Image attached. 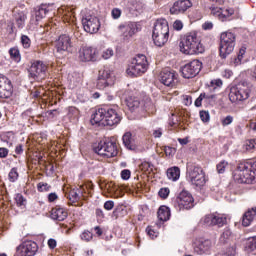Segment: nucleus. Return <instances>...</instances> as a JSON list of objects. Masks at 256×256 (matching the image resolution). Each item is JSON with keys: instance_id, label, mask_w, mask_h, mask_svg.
I'll return each instance as SVG.
<instances>
[{"instance_id": "5", "label": "nucleus", "mask_w": 256, "mask_h": 256, "mask_svg": "<svg viewBox=\"0 0 256 256\" xmlns=\"http://www.w3.org/2000/svg\"><path fill=\"white\" fill-rule=\"evenodd\" d=\"M235 50V34L233 32H223L220 36V57L225 59Z\"/></svg>"}, {"instance_id": "34", "label": "nucleus", "mask_w": 256, "mask_h": 256, "mask_svg": "<svg viewBox=\"0 0 256 256\" xmlns=\"http://www.w3.org/2000/svg\"><path fill=\"white\" fill-rule=\"evenodd\" d=\"M9 55L11 59H13V61H15L16 63H19V61H21V53L19 52V48H10Z\"/></svg>"}, {"instance_id": "22", "label": "nucleus", "mask_w": 256, "mask_h": 256, "mask_svg": "<svg viewBox=\"0 0 256 256\" xmlns=\"http://www.w3.org/2000/svg\"><path fill=\"white\" fill-rule=\"evenodd\" d=\"M106 109H98L91 118L92 125H103L105 127Z\"/></svg>"}, {"instance_id": "35", "label": "nucleus", "mask_w": 256, "mask_h": 256, "mask_svg": "<svg viewBox=\"0 0 256 256\" xmlns=\"http://www.w3.org/2000/svg\"><path fill=\"white\" fill-rule=\"evenodd\" d=\"M81 241H84L85 243H90V241H93V232L89 230H84L80 234Z\"/></svg>"}, {"instance_id": "53", "label": "nucleus", "mask_w": 256, "mask_h": 256, "mask_svg": "<svg viewBox=\"0 0 256 256\" xmlns=\"http://www.w3.org/2000/svg\"><path fill=\"white\" fill-rule=\"evenodd\" d=\"M142 171H153V163L151 162H143L141 164Z\"/></svg>"}, {"instance_id": "59", "label": "nucleus", "mask_w": 256, "mask_h": 256, "mask_svg": "<svg viewBox=\"0 0 256 256\" xmlns=\"http://www.w3.org/2000/svg\"><path fill=\"white\" fill-rule=\"evenodd\" d=\"M183 103H184V105H186V107H189V105H192V103H193V98L189 95H184Z\"/></svg>"}, {"instance_id": "54", "label": "nucleus", "mask_w": 256, "mask_h": 256, "mask_svg": "<svg viewBox=\"0 0 256 256\" xmlns=\"http://www.w3.org/2000/svg\"><path fill=\"white\" fill-rule=\"evenodd\" d=\"M221 123L223 127H227V125H231V123H233V116L231 115L226 116L221 120Z\"/></svg>"}, {"instance_id": "14", "label": "nucleus", "mask_w": 256, "mask_h": 256, "mask_svg": "<svg viewBox=\"0 0 256 256\" xmlns=\"http://www.w3.org/2000/svg\"><path fill=\"white\" fill-rule=\"evenodd\" d=\"M78 53V57L83 63H87L89 61H97V59H99V50L91 46L81 47Z\"/></svg>"}, {"instance_id": "10", "label": "nucleus", "mask_w": 256, "mask_h": 256, "mask_svg": "<svg viewBox=\"0 0 256 256\" xmlns=\"http://www.w3.org/2000/svg\"><path fill=\"white\" fill-rule=\"evenodd\" d=\"M28 71L31 79L41 81V79L47 77V64L42 61L33 62Z\"/></svg>"}, {"instance_id": "24", "label": "nucleus", "mask_w": 256, "mask_h": 256, "mask_svg": "<svg viewBox=\"0 0 256 256\" xmlns=\"http://www.w3.org/2000/svg\"><path fill=\"white\" fill-rule=\"evenodd\" d=\"M14 12L17 27L23 29V27H25V21H27V10H19V8H15Z\"/></svg>"}, {"instance_id": "45", "label": "nucleus", "mask_w": 256, "mask_h": 256, "mask_svg": "<svg viewBox=\"0 0 256 256\" xmlns=\"http://www.w3.org/2000/svg\"><path fill=\"white\" fill-rule=\"evenodd\" d=\"M21 44L24 49H29L31 47V39L27 35L21 36Z\"/></svg>"}, {"instance_id": "7", "label": "nucleus", "mask_w": 256, "mask_h": 256, "mask_svg": "<svg viewBox=\"0 0 256 256\" xmlns=\"http://www.w3.org/2000/svg\"><path fill=\"white\" fill-rule=\"evenodd\" d=\"M94 151L101 157H107L108 159L111 157H117V153H119V150L117 149V143L110 139L101 141L98 144V147L94 148Z\"/></svg>"}, {"instance_id": "15", "label": "nucleus", "mask_w": 256, "mask_h": 256, "mask_svg": "<svg viewBox=\"0 0 256 256\" xmlns=\"http://www.w3.org/2000/svg\"><path fill=\"white\" fill-rule=\"evenodd\" d=\"M73 47V42H71V37L67 34H62L56 41V53L63 55V53H68Z\"/></svg>"}, {"instance_id": "21", "label": "nucleus", "mask_w": 256, "mask_h": 256, "mask_svg": "<svg viewBox=\"0 0 256 256\" xmlns=\"http://www.w3.org/2000/svg\"><path fill=\"white\" fill-rule=\"evenodd\" d=\"M211 247H213L211 240H198L194 246V252L197 253V255H205V253L211 251Z\"/></svg>"}, {"instance_id": "8", "label": "nucleus", "mask_w": 256, "mask_h": 256, "mask_svg": "<svg viewBox=\"0 0 256 256\" xmlns=\"http://www.w3.org/2000/svg\"><path fill=\"white\" fill-rule=\"evenodd\" d=\"M251 90L245 83H240L236 87H232L229 93V100L231 103H239V101H247Z\"/></svg>"}, {"instance_id": "33", "label": "nucleus", "mask_w": 256, "mask_h": 256, "mask_svg": "<svg viewBox=\"0 0 256 256\" xmlns=\"http://www.w3.org/2000/svg\"><path fill=\"white\" fill-rule=\"evenodd\" d=\"M111 80H105V78H101L98 76L97 78V82H96V87L97 89L103 90V89H107V87H111Z\"/></svg>"}, {"instance_id": "47", "label": "nucleus", "mask_w": 256, "mask_h": 256, "mask_svg": "<svg viewBox=\"0 0 256 256\" xmlns=\"http://www.w3.org/2000/svg\"><path fill=\"white\" fill-rule=\"evenodd\" d=\"M69 201H72V203H77L79 201V193H77V190H71L68 194Z\"/></svg>"}, {"instance_id": "13", "label": "nucleus", "mask_w": 256, "mask_h": 256, "mask_svg": "<svg viewBox=\"0 0 256 256\" xmlns=\"http://www.w3.org/2000/svg\"><path fill=\"white\" fill-rule=\"evenodd\" d=\"M39 251V246L35 241L27 240L24 241L16 248L17 256H34Z\"/></svg>"}, {"instance_id": "56", "label": "nucleus", "mask_w": 256, "mask_h": 256, "mask_svg": "<svg viewBox=\"0 0 256 256\" xmlns=\"http://www.w3.org/2000/svg\"><path fill=\"white\" fill-rule=\"evenodd\" d=\"M200 119L204 123H207L210 119L209 112L207 111H200Z\"/></svg>"}, {"instance_id": "39", "label": "nucleus", "mask_w": 256, "mask_h": 256, "mask_svg": "<svg viewBox=\"0 0 256 256\" xmlns=\"http://www.w3.org/2000/svg\"><path fill=\"white\" fill-rule=\"evenodd\" d=\"M215 225H217V227H223V225H227V216L216 214Z\"/></svg>"}, {"instance_id": "25", "label": "nucleus", "mask_w": 256, "mask_h": 256, "mask_svg": "<svg viewBox=\"0 0 256 256\" xmlns=\"http://www.w3.org/2000/svg\"><path fill=\"white\" fill-rule=\"evenodd\" d=\"M256 217V208L248 209L247 212L244 213L242 217V225L243 227H249L253 220Z\"/></svg>"}, {"instance_id": "43", "label": "nucleus", "mask_w": 256, "mask_h": 256, "mask_svg": "<svg viewBox=\"0 0 256 256\" xmlns=\"http://www.w3.org/2000/svg\"><path fill=\"white\" fill-rule=\"evenodd\" d=\"M230 237H231V229L225 228L223 233L220 236V241H222V243H227Z\"/></svg>"}, {"instance_id": "20", "label": "nucleus", "mask_w": 256, "mask_h": 256, "mask_svg": "<svg viewBox=\"0 0 256 256\" xmlns=\"http://www.w3.org/2000/svg\"><path fill=\"white\" fill-rule=\"evenodd\" d=\"M177 79V74L173 70H163L160 73V82L166 87H175V80Z\"/></svg>"}, {"instance_id": "51", "label": "nucleus", "mask_w": 256, "mask_h": 256, "mask_svg": "<svg viewBox=\"0 0 256 256\" xmlns=\"http://www.w3.org/2000/svg\"><path fill=\"white\" fill-rule=\"evenodd\" d=\"M256 147V139L248 140L245 144L246 151H251L252 149H255Z\"/></svg>"}, {"instance_id": "27", "label": "nucleus", "mask_w": 256, "mask_h": 256, "mask_svg": "<svg viewBox=\"0 0 256 256\" xmlns=\"http://www.w3.org/2000/svg\"><path fill=\"white\" fill-rule=\"evenodd\" d=\"M98 77L104 79L105 81H110L112 85H115V76H113L109 68L100 69L98 72Z\"/></svg>"}, {"instance_id": "17", "label": "nucleus", "mask_w": 256, "mask_h": 256, "mask_svg": "<svg viewBox=\"0 0 256 256\" xmlns=\"http://www.w3.org/2000/svg\"><path fill=\"white\" fill-rule=\"evenodd\" d=\"M119 31L122 33L124 41H129V39H131L135 33L139 32V24L135 22H129L126 25H120Z\"/></svg>"}, {"instance_id": "6", "label": "nucleus", "mask_w": 256, "mask_h": 256, "mask_svg": "<svg viewBox=\"0 0 256 256\" xmlns=\"http://www.w3.org/2000/svg\"><path fill=\"white\" fill-rule=\"evenodd\" d=\"M194 203L195 199H193V195H191L189 191L183 190L173 201V206L177 211H189V209H193V207H195Z\"/></svg>"}, {"instance_id": "1", "label": "nucleus", "mask_w": 256, "mask_h": 256, "mask_svg": "<svg viewBox=\"0 0 256 256\" xmlns=\"http://www.w3.org/2000/svg\"><path fill=\"white\" fill-rule=\"evenodd\" d=\"M179 47L181 53H184V55H199V53H205V46L201 43V36L195 31L182 36Z\"/></svg>"}, {"instance_id": "29", "label": "nucleus", "mask_w": 256, "mask_h": 256, "mask_svg": "<svg viewBox=\"0 0 256 256\" xmlns=\"http://www.w3.org/2000/svg\"><path fill=\"white\" fill-rule=\"evenodd\" d=\"M126 105L130 111H137L141 102L139 101V98L130 96L126 99Z\"/></svg>"}, {"instance_id": "11", "label": "nucleus", "mask_w": 256, "mask_h": 256, "mask_svg": "<svg viewBox=\"0 0 256 256\" xmlns=\"http://www.w3.org/2000/svg\"><path fill=\"white\" fill-rule=\"evenodd\" d=\"M202 65L201 61L192 60L181 68L182 77H184V79H193V77L199 75Z\"/></svg>"}, {"instance_id": "42", "label": "nucleus", "mask_w": 256, "mask_h": 256, "mask_svg": "<svg viewBox=\"0 0 256 256\" xmlns=\"http://www.w3.org/2000/svg\"><path fill=\"white\" fill-rule=\"evenodd\" d=\"M246 249H249V251H255V249H256V236L251 237L247 240Z\"/></svg>"}, {"instance_id": "38", "label": "nucleus", "mask_w": 256, "mask_h": 256, "mask_svg": "<svg viewBox=\"0 0 256 256\" xmlns=\"http://www.w3.org/2000/svg\"><path fill=\"white\" fill-rule=\"evenodd\" d=\"M47 9L40 7L36 10L35 12V17H36V21H41V19H44V17H46L47 15Z\"/></svg>"}, {"instance_id": "19", "label": "nucleus", "mask_w": 256, "mask_h": 256, "mask_svg": "<svg viewBox=\"0 0 256 256\" xmlns=\"http://www.w3.org/2000/svg\"><path fill=\"white\" fill-rule=\"evenodd\" d=\"M121 122V115L119 112L113 108L106 109V116H105V126L113 127V125H118Z\"/></svg>"}, {"instance_id": "63", "label": "nucleus", "mask_w": 256, "mask_h": 256, "mask_svg": "<svg viewBox=\"0 0 256 256\" xmlns=\"http://www.w3.org/2000/svg\"><path fill=\"white\" fill-rule=\"evenodd\" d=\"M165 154L168 156L175 155V148L166 146L164 148Z\"/></svg>"}, {"instance_id": "60", "label": "nucleus", "mask_w": 256, "mask_h": 256, "mask_svg": "<svg viewBox=\"0 0 256 256\" xmlns=\"http://www.w3.org/2000/svg\"><path fill=\"white\" fill-rule=\"evenodd\" d=\"M7 155H9V149H7L5 147H1L0 148V159H5V157H7Z\"/></svg>"}, {"instance_id": "49", "label": "nucleus", "mask_w": 256, "mask_h": 256, "mask_svg": "<svg viewBox=\"0 0 256 256\" xmlns=\"http://www.w3.org/2000/svg\"><path fill=\"white\" fill-rule=\"evenodd\" d=\"M78 116H79V109H77L76 107L70 106L68 108V117L73 118Z\"/></svg>"}, {"instance_id": "2", "label": "nucleus", "mask_w": 256, "mask_h": 256, "mask_svg": "<svg viewBox=\"0 0 256 256\" xmlns=\"http://www.w3.org/2000/svg\"><path fill=\"white\" fill-rule=\"evenodd\" d=\"M233 179L236 183H256V161L238 164Z\"/></svg>"}, {"instance_id": "9", "label": "nucleus", "mask_w": 256, "mask_h": 256, "mask_svg": "<svg viewBox=\"0 0 256 256\" xmlns=\"http://www.w3.org/2000/svg\"><path fill=\"white\" fill-rule=\"evenodd\" d=\"M82 25L86 33H92V34L97 33V31H99V27H101L99 18H97V16L91 13H86L83 15Z\"/></svg>"}, {"instance_id": "44", "label": "nucleus", "mask_w": 256, "mask_h": 256, "mask_svg": "<svg viewBox=\"0 0 256 256\" xmlns=\"http://www.w3.org/2000/svg\"><path fill=\"white\" fill-rule=\"evenodd\" d=\"M245 56V48L239 50L238 56L234 59V65H241L243 61V57Z\"/></svg>"}, {"instance_id": "62", "label": "nucleus", "mask_w": 256, "mask_h": 256, "mask_svg": "<svg viewBox=\"0 0 256 256\" xmlns=\"http://www.w3.org/2000/svg\"><path fill=\"white\" fill-rule=\"evenodd\" d=\"M112 17H113V19H119V17H121V9L114 8L112 10Z\"/></svg>"}, {"instance_id": "58", "label": "nucleus", "mask_w": 256, "mask_h": 256, "mask_svg": "<svg viewBox=\"0 0 256 256\" xmlns=\"http://www.w3.org/2000/svg\"><path fill=\"white\" fill-rule=\"evenodd\" d=\"M121 177H122V179H123L124 181H128V179L131 178V171H130V170H127V169L122 170V172H121Z\"/></svg>"}, {"instance_id": "64", "label": "nucleus", "mask_w": 256, "mask_h": 256, "mask_svg": "<svg viewBox=\"0 0 256 256\" xmlns=\"http://www.w3.org/2000/svg\"><path fill=\"white\" fill-rule=\"evenodd\" d=\"M236 248L235 246H231L226 250V255L228 256H235Z\"/></svg>"}, {"instance_id": "36", "label": "nucleus", "mask_w": 256, "mask_h": 256, "mask_svg": "<svg viewBox=\"0 0 256 256\" xmlns=\"http://www.w3.org/2000/svg\"><path fill=\"white\" fill-rule=\"evenodd\" d=\"M203 99H215V95L207 96L205 93L200 94V96L194 102L195 107H201Z\"/></svg>"}, {"instance_id": "55", "label": "nucleus", "mask_w": 256, "mask_h": 256, "mask_svg": "<svg viewBox=\"0 0 256 256\" xmlns=\"http://www.w3.org/2000/svg\"><path fill=\"white\" fill-rule=\"evenodd\" d=\"M169 188H162L159 191V197H161L162 199H167L169 197Z\"/></svg>"}, {"instance_id": "31", "label": "nucleus", "mask_w": 256, "mask_h": 256, "mask_svg": "<svg viewBox=\"0 0 256 256\" xmlns=\"http://www.w3.org/2000/svg\"><path fill=\"white\" fill-rule=\"evenodd\" d=\"M167 177L170 181H177L181 177V170L177 166L169 168L167 170Z\"/></svg>"}, {"instance_id": "46", "label": "nucleus", "mask_w": 256, "mask_h": 256, "mask_svg": "<svg viewBox=\"0 0 256 256\" xmlns=\"http://www.w3.org/2000/svg\"><path fill=\"white\" fill-rule=\"evenodd\" d=\"M210 87L215 91L218 88L223 87V80L222 79H214L210 82Z\"/></svg>"}, {"instance_id": "12", "label": "nucleus", "mask_w": 256, "mask_h": 256, "mask_svg": "<svg viewBox=\"0 0 256 256\" xmlns=\"http://www.w3.org/2000/svg\"><path fill=\"white\" fill-rule=\"evenodd\" d=\"M190 183L194 185V187H205V183H207V178L205 177V172L203 168L195 166L189 173Z\"/></svg>"}, {"instance_id": "48", "label": "nucleus", "mask_w": 256, "mask_h": 256, "mask_svg": "<svg viewBox=\"0 0 256 256\" xmlns=\"http://www.w3.org/2000/svg\"><path fill=\"white\" fill-rule=\"evenodd\" d=\"M15 201L18 207H25V203L27 200H25V197H23L22 194H16Z\"/></svg>"}, {"instance_id": "28", "label": "nucleus", "mask_w": 256, "mask_h": 256, "mask_svg": "<svg viewBox=\"0 0 256 256\" xmlns=\"http://www.w3.org/2000/svg\"><path fill=\"white\" fill-rule=\"evenodd\" d=\"M159 221H169L171 210L167 206H160L157 212Z\"/></svg>"}, {"instance_id": "30", "label": "nucleus", "mask_w": 256, "mask_h": 256, "mask_svg": "<svg viewBox=\"0 0 256 256\" xmlns=\"http://www.w3.org/2000/svg\"><path fill=\"white\" fill-rule=\"evenodd\" d=\"M58 12L60 13V15H62L64 21H66L67 23H70V21H73V17L75 15V12L73 10H71L70 8H60L58 10Z\"/></svg>"}, {"instance_id": "32", "label": "nucleus", "mask_w": 256, "mask_h": 256, "mask_svg": "<svg viewBox=\"0 0 256 256\" xmlns=\"http://www.w3.org/2000/svg\"><path fill=\"white\" fill-rule=\"evenodd\" d=\"M204 225H207V227H213L215 226V223L217 221V213L208 214L203 218Z\"/></svg>"}, {"instance_id": "37", "label": "nucleus", "mask_w": 256, "mask_h": 256, "mask_svg": "<svg viewBox=\"0 0 256 256\" xmlns=\"http://www.w3.org/2000/svg\"><path fill=\"white\" fill-rule=\"evenodd\" d=\"M211 13L214 15V17H218V19H224V15H227L224 13V10L219 7H212Z\"/></svg>"}, {"instance_id": "3", "label": "nucleus", "mask_w": 256, "mask_h": 256, "mask_svg": "<svg viewBox=\"0 0 256 256\" xmlns=\"http://www.w3.org/2000/svg\"><path fill=\"white\" fill-rule=\"evenodd\" d=\"M152 39L156 47H163L169 41V22L165 18H159L154 24Z\"/></svg>"}, {"instance_id": "61", "label": "nucleus", "mask_w": 256, "mask_h": 256, "mask_svg": "<svg viewBox=\"0 0 256 256\" xmlns=\"http://www.w3.org/2000/svg\"><path fill=\"white\" fill-rule=\"evenodd\" d=\"M113 207H115V202H113V201H106L104 203V209H106V211H111V209H113Z\"/></svg>"}, {"instance_id": "50", "label": "nucleus", "mask_w": 256, "mask_h": 256, "mask_svg": "<svg viewBox=\"0 0 256 256\" xmlns=\"http://www.w3.org/2000/svg\"><path fill=\"white\" fill-rule=\"evenodd\" d=\"M37 189H38V191L43 193V191H49V189H51V185H49V184H47L45 182H40L37 185Z\"/></svg>"}, {"instance_id": "57", "label": "nucleus", "mask_w": 256, "mask_h": 256, "mask_svg": "<svg viewBox=\"0 0 256 256\" xmlns=\"http://www.w3.org/2000/svg\"><path fill=\"white\" fill-rule=\"evenodd\" d=\"M173 29L175 31H181V29H183V21L181 20H176L173 23Z\"/></svg>"}, {"instance_id": "40", "label": "nucleus", "mask_w": 256, "mask_h": 256, "mask_svg": "<svg viewBox=\"0 0 256 256\" xmlns=\"http://www.w3.org/2000/svg\"><path fill=\"white\" fill-rule=\"evenodd\" d=\"M8 179L11 183H15L17 179H19V172H17V168H12L8 174Z\"/></svg>"}, {"instance_id": "23", "label": "nucleus", "mask_w": 256, "mask_h": 256, "mask_svg": "<svg viewBox=\"0 0 256 256\" xmlns=\"http://www.w3.org/2000/svg\"><path fill=\"white\" fill-rule=\"evenodd\" d=\"M67 210L61 207H55L50 212V217L54 221H65L67 219Z\"/></svg>"}, {"instance_id": "18", "label": "nucleus", "mask_w": 256, "mask_h": 256, "mask_svg": "<svg viewBox=\"0 0 256 256\" xmlns=\"http://www.w3.org/2000/svg\"><path fill=\"white\" fill-rule=\"evenodd\" d=\"M13 95V86L11 81L5 76H0V97L1 99H9Z\"/></svg>"}, {"instance_id": "41", "label": "nucleus", "mask_w": 256, "mask_h": 256, "mask_svg": "<svg viewBox=\"0 0 256 256\" xmlns=\"http://www.w3.org/2000/svg\"><path fill=\"white\" fill-rule=\"evenodd\" d=\"M229 167V162L222 160L219 164H217L216 169L220 174L225 173V170Z\"/></svg>"}, {"instance_id": "4", "label": "nucleus", "mask_w": 256, "mask_h": 256, "mask_svg": "<svg viewBox=\"0 0 256 256\" xmlns=\"http://www.w3.org/2000/svg\"><path fill=\"white\" fill-rule=\"evenodd\" d=\"M147 69H149L147 56L138 54L135 58L132 59L126 70V73L129 75V77H140V75H143V73L147 72Z\"/></svg>"}, {"instance_id": "26", "label": "nucleus", "mask_w": 256, "mask_h": 256, "mask_svg": "<svg viewBox=\"0 0 256 256\" xmlns=\"http://www.w3.org/2000/svg\"><path fill=\"white\" fill-rule=\"evenodd\" d=\"M122 141L125 148L129 149L130 151H134V149L137 147L135 144V138H133V134H131V132H126L122 137Z\"/></svg>"}, {"instance_id": "16", "label": "nucleus", "mask_w": 256, "mask_h": 256, "mask_svg": "<svg viewBox=\"0 0 256 256\" xmlns=\"http://www.w3.org/2000/svg\"><path fill=\"white\" fill-rule=\"evenodd\" d=\"M193 7L191 0H177L170 8L171 15H181Z\"/></svg>"}, {"instance_id": "52", "label": "nucleus", "mask_w": 256, "mask_h": 256, "mask_svg": "<svg viewBox=\"0 0 256 256\" xmlns=\"http://www.w3.org/2000/svg\"><path fill=\"white\" fill-rule=\"evenodd\" d=\"M113 49L108 48L106 50L103 51L102 53V59H111V57H113Z\"/></svg>"}]
</instances>
